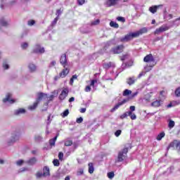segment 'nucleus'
Segmentation results:
<instances>
[{"instance_id": "nucleus-1", "label": "nucleus", "mask_w": 180, "mask_h": 180, "mask_svg": "<svg viewBox=\"0 0 180 180\" xmlns=\"http://www.w3.org/2000/svg\"><path fill=\"white\" fill-rule=\"evenodd\" d=\"M147 32H148L147 27H143L142 29L135 32H129L124 37H121L120 40L122 42L130 41V40H133V39L139 37V36H141V34H144V33H147Z\"/></svg>"}, {"instance_id": "nucleus-2", "label": "nucleus", "mask_w": 180, "mask_h": 180, "mask_svg": "<svg viewBox=\"0 0 180 180\" xmlns=\"http://www.w3.org/2000/svg\"><path fill=\"white\" fill-rule=\"evenodd\" d=\"M129 148H131V146L130 144H127L124 146L122 150L118 153L117 162H122V161H124V160L127 158V153H129Z\"/></svg>"}, {"instance_id": "nucleus-3", "label": "nucleus", "mask_w": 180, "mask_h": 180, "mask_svg": "<svg viewBox=\"0 0 180 180\" xmlns=\"http://www.w3.org/2000/svg\"><path fill=\"white\" fill-rule=\"evenodd\" d=\"M144 63H150V65H157V61L153 54H148L143 58Z\"/></svg>"}, {"instance_id": "nucleus-4", "label": "nucleus", "mask_w": 180, "mask_h": 180, "mask_svg": "<svg viewBox=\"0 0 180 180\" xmlns=\"http://www.w3.org/2000/svg\"><path fill=\"white\" fill-rule=\"evenodd\" d=\"M43 96H44L43 93L38 94V98H37L36 102L34 103V104L32 105H30L28 107V109H30V110H34V109H36L37 108V105H39V102H40V101H41V99H43Z\"/></svg>"}, {"instance_id": "nucleus-5", "label": "nucleus", "mask_w": 180, "mask_h": 180, "mask_svg": "<svg viewBox=\"0 0 180 180\" xmlns=\"http://www.w3.org/2000/svg\"><path fill=\"white\" fill-rule=\"evenodd\" d=\"M123 50H124V46L119 45L112 48L110 53H112V54H120V53H123Z\"/></svg>"}, {"instance_id": "nucleus-6", "label": "nucleus", "mask_w": 180, "mask_h": 180, "mask_svg": "<svg viewBox=\"0 0 180 180\" xmlns=\"http://www.w3.org/2000/svg\"><path fill=\"white\" fill-rule=\"evenodd\" d=\"M129 102V98H124L122 101L118 102L117 104H116L114 108L111 109V112H115V110H117L120 106H123L124 103H127Z\"/></svg>"}, {"instance_id": "nucleus-7", "label": "nucleus", "mask_w": 180, "mask_h": 180, "mask_svg": "<svg viewBox=\"0 0 180 180\" xmlns=\"http://www.w3.org/2000/svg\"><path fill=\"white\" fill-rule=\"evenodd\" d=\"M70 91L68 89L65 88L62 90L60 94L59 95V100L60 101H64L68 96Z\"/></svg>"}, {"instance_id": "nucleus-8", "label": "nucleus", "mask_w": 180, "mask_h": 180, "mask_svg": "<svg viewBox=\"0 0 180 180\" xmlns=\"http://www.w3.org/2000/svg\"><path fill=\"white\" fill-rule=\"evenodd\" d=\"M117 2H119V0H106L104 5L107 8H110L112 6H115V5H117Z\"/></svg>"}, {"instance_id": "nucleus-9", "label": "nucleus", "mask_w": 180, "mask_h": 180, "mask_svg": "<svg viewBox=\"0 0 180 180\" xmlns=\"http://www.w3.org/2000/svg\"><path fill=\"white\" fill-rule=\"evenodd\" d=\"M169 27L167 25H162L160 27L155 30V34H160V33L167 32V30H169Z\"/></svg>"}, {"instance_id": "nucleus-10", "label": "nucleus", "mask_w": 180, "mask_h": 180, "mask_svg": "<svg viewBox=\"0 0 180 180\" xmlns=\"http://www.w3.org/2000/svg\"><path fill=\"white\" fill-rule=\"evenodd\" d=\"M64 176V173L60 170H58L54 175L52 176V179L53 180H58L61 179Z\"/></svg>"}, {"instance_id": "nucleus-11", "label": "nucleus", "mask_w": 180, "mask_h": 180, "mask_svg": "<svg viewBox=\"0 0 180 180\" xmlns=\"http://www.w3.org/2000/svg\"><path fill=\"white\" fill-rule=\"evenodd\" d=\"M60 63L65 68V65H68V63L67 62V54L63 53L60 58Z\"/></svg>"}, {"instance_id": "nucleus-12", "label": "nucleus", "mask_w": 180, "mask_h": 180, "mask_svg": "<svg viewBox=\"0 0 180 180\" xmlns=\"http://www.w3.org/2000/svg\"><path fill=\"white\" fill-rule=\"evenodd\" d=\"M116 65L113 62H108L103 63V68L104 70H109V68H115Z\"/></svg>"}, {"instance_id": "nucleus-13", "label": "nucleus", "mask_w": 180, "mask_h": 180, "mask_svg": "<svg viewBox=\"0 0 180 180\" xmlns=\"http://www.w3.org/2000/svg\"><path fill=\"white\" fill-rule=\"evenodd\" d=\"M12 98V94H7L5 98L3 99V102L6 103V102H10V103H15V100L14 99H11Z\"/></svg>"}, {"instance_id": "nucleus-14", "label": "nucleus", "mask_w": 180, "mask_h": 180, "mask_svg": "<svg viewBox=\"0 0 180 180\" xmlns=\"http://www.w3.org/2000/svg\"><path fill=\"white\" fill-rule=\"evenodd\" d=\"M162 102L163 101L161 99L155 100V101L151 103L150 106H153V108H160Z\"/></svg>"}, {"instance_id": "nucleus-15", "label": "nucleus", "mask_w": 180, "mask_h": 180, "mask_svg": "<svg viewBox=\"0 0 180 180\" xmlns=\"http://www.w3.org/2000/svg\"><path fill=\"white\" fill-rule=\"evenodd\" d=\"M69 72H70V70H68V68H65L62 70V72L59 74V75L61 78H65V77L68 75Z\"/></svg>"}, {"instance_id": "nucleus-16", "label": "nucleus", "mask_w": 180, "mask_h": 180, "mask_svg": "<svg viewBox=\"0 0 180 180\" xmlns=\"http://www.w3.org/2000/svg\"><path fill=\"white\" fill-rule=\"evenodd\" d=\"M33 53H44V48H41V46H40V45H37L35 49L33 51Z\"/></svg>"}, {"instance_id": "nucleus-17", "label": "nucleus", "mask_w": 180, "mask_h": 180, "mask_svg": "<svg viewBox=\"0 0 180 180\" xmlns=\"http://www.w3.org/2000/svg\"><path fill=\"white\" fill-rule=\"evenodd\" d=\"M131 66H133V60H129L128 63L122 64V70H126V68H129V67Z\"/></svg>"}, {"instance_id": "nucleus-18", "label": "nucleus", "mask_w": 180, "mask_h": 180, "mask_svg": "<svg viewBox=\"0 0 180 180\" xmlns=\"http://www.w3.org/2000/svg\"><path fill=\"white\" fill-rule=\"evenodd\" d=\"M158 8H162V5L153 6L149 8V11H150V12H151V13H155V12H157V9H158Z\"/></svg>"}, {"instance_id": "nucleus-19", "label": "nucleus", "mask_w": 180, "mask_h": 180, "mask_svg": "<svg viewBox=\"0 0 180 180\" xmlns=\"http://www.w3.org/2000/svg\"><path fill=\"white\" fill-rule=\"evenodd\" d=\"M57 95V94L56 93V91L52 92V94L50 96H47V94H46V100L48 101V102H50L51 101H53V99H54V98H56V96Z\"/></svg>"}, {"instance_id": "nucleus-20", "label": "nucleus", "mask_w": 180, "mask_h": 180, "mask_svg": "<svg viewBox=\"0 0 180 180\" xmlns=\"http://www.w3.org/2000/svg\"><path fill=\"white\" fill-rule=\"evenodd\" d=\"M58 137V134L53 139L49 140V146H51V147H54V146H56V141H57Z\"/></svg>"}, {"instance_id": "nucleus-21", "label": "nucleus", "mask_w": 180, "mask_h": 180, "mask_svg": "<svg viewBox=\"0 0 180 180\" xmlns=\"http://www.w3.org/2000/svg\"><path fill=\"white\" fill-rule=\"evenodd\" d=\"M36 162H37V159H36V158H32L27 161V164H28V165H34Z\"/></svg>"}, {"instance_id": "nucleus-22", "label": "nucleus", "mask_w": 180, "mask_h": 180, "mask_svg": "<svg viewBox=\"0 0 180 180\" xmlns=\"http://www.w3.org/2000/svg\"><path fill=\"white\" fill-rule=\"evenodd\" d=\"M23 113H26V110L24 108H19L18 110H15L14 115L18 116V115H22Z\"/></svg>"}, {"instance_id": "nucleus-23", "label": "nucleus", "mask_w": 180, "mask_h": 180, "mask_svg": "<svg viewBox=\"0 0 180 180\" xmlns=\"http://www.w3.org/2000/svg\"><path fill=\"white\" fill-rule=\"evenodd\" d=\"M135 82L136 79H134V77H129L127 79V84H128V85H133Z\"/></svg>"}, {"instance_id": "nucleus-24", "label": "nucleus", "mask_w": 180, "mask_h": 180, "mask_svg": "<svg viewBox=\"0 0 180 180\" xmlns=\"http://www.w3.org/2000/svg\"><path fill=\"white\" fill-rule=\"evenodd\" d=\"M94 171H95V167H94V163L89 162V173L94 174Z\"/></svg>"}, {"instance_id": "nucleus-25", "label": "nucleus", "mask_w": 180, "mask_h": 180, "mask_svg": "<svg viewBox=\"0 0 180 180\" xmlns=\"http://www.w3.org/2000/svg\"><path fill=\"white\" fill-rule=\"evenodd\" d=\"M164 137H165V132H161L157 136L156 140H158V141H161Z\"/></svg>"}, {"instance_id": "nucleus-26", "label": "nucleus", "mask_w": 180, "mask_h": 180, "mask_svg": "<svg viewBox=\"0 0 180 180\" xmlns=\"http://www.w3.org/2000/svg\"><path fill=\"white\" fill-rule=\"evenodd\" d=\"M155 66V65H147L146 66L144 67V70L146 72H150L151 70H153V67Z\"/></svg>"}, {"instance_id": "nucleus-27", "label": "nucleus", "mask_w": 180, "mask_h": 180, "mask_svg": "<svg viewBox=\"0 0 180 180\" xmlns=\"http://www.w3.org/2000/svg\"><path fill=\"white\" fill-rule=\"evenodd\" d=\"M28 68L30 70V71L31 72H34V71H36V65L34 64H32V63H30L29 65H28Z\"/></svg>"}, {"instance_id": "nucleus-28", "label": "nucleus", "mask_w": 180, "mask_h": 180, "mask_svg": "<svg viewBox=\"0 0 180 180\" xmlns=\"http://www.w3.org/2000/svg\"><path fill=\"white\" fill-rule=\"evenodd\" d=\"M180 25V17L176 18L174 20L172 21V26H179Z\"/></svg>"}, {"instance_id": "nucleus-29", "label": "nucleus", "mask_w": 180, "mask_h": 180, "mask_svg": "<svg viewBox=\"0 0 180 180\" xmlns=\"http://www.w3.org/2000/svg\"><path fill=\"white\" fill-rule=\"evenodd\" d=\"M176 147V141L171 142L167 148V151L169 150V148H174V147Z\"/></svg>"}, {"instance_id": "nucleus-30", "label": "nucleus", "mask_w": 180, "mask_h": 180, "mask_svg": "<svg viewBox=\"0 0 180 180\" xmlns=\"http://www.w3.org/2000/svg\"><path fill=\"white\" fill-rule=\"evenodd\" d=\"M110 26L111 27H114L115 29H119V24H117L116 22L115 21H111L110 22Z\"/></svg>"}, {"instance_id": "nucleus-31", "label": "nucleus", "mask_w": 180, "mask_h": 180, "mask_svg": "<svg viewBox=\"0 0 180 180\" xmlns=\"http://www.w3.org/2000/svg\"><path fill=\"white\" fill-rule=\"evenodd\" d=\"M175 127V122L172 121V120H169L168 127L169 129H173Z\"/></svg>"}, {"instance_id": "nucleus-32", "label": "nucleus", "mask_w": 180, "mask_h": 180, "mask_svg": "<svg viewBox=\"0 0 180 180\" xmlns=\"http://www.w3.org/2000/svg\"><path fill=\"white\" fill-rule=\"evenodd\" d=\"M123 96H129V95H131V91L129 89H125L122 93Z\"/></svg>"}, {"instance_id": "nucleus-33", "label": "nucleus", "mask_w": 180, "mask_h": 180, "mask_svg": "<svg viewBox=\"0 0 180 180\" xmlns=\"http://www.w3.org/2000/svg\"><path fill=\"white\" fill-rule=\"evenodd\" d=\"M58 19H60V18L56 17L51 22V29H53V26H56V25H57V22H58Z\"/></svg>"}, {"instance_id": "nucleus-34", "label": "nucleus", "mask_w": 180, "mask_h": 180, "mask_svg": "<svg viewBox=\"0 0 180 180\" xmlns=\"http://www.w3.org/2000/svg\"><path fill=\"white\" fill-rule=\"evenodd\" d=\"M130 115H131V112H126L120 116V118L124 119L125 117H127V116H130Z\"/></svg>"}, {"instance_id": "nucleus-35", "label": "nucleus", "mask_w": 180, "mask_h": 180, "mask_svg": "<svg viewBox=\"0 0 180 180\" xmlns=\"http://www.w3.org/2000/svg\"><path fill=\"white\" fill-rule=\"evenodd\" d=\"M44 175H46V172H44V174L41 172H38L36 174L37 178H41V176H44Z\"/></svg>"}, {"instance_id": "nucleus-36", "label": "nucleus", "mask_w": 180, "mask_h": 180, "mask_svg": "<svg viewBox=\"0 0 180 180\" xmlns=\"http://www.w3.org/2000/svg\"><path fill=\"white\" fill-rule=\"evenodd\" d=\"M107 175L109 179H113L115 178V172H108Z\"/></svg>"}, {"instance_id": "nucleus-37", "label": "nucleus", "mask_w": 180, "mask_h": 180, "mask_svg": "<svg viewBox=\"0 0 180 180\" xmlns=\"http://www.w3.org/2000/svg\"><path fill=\"white\" fill-rule=\"evenodd\" d=\"M0 25L1 26H8V22L5 21L4 18L0 20Z\"/></svg>"}, {"instance_id": "nucleus-38", "label": "nucleus", "mask_w": 180, "mask_h": 180, "mask_svg": "<svg viewBox=\"0 0 180 180\" xmlns=\"http://www.w3.org/2000/svg\"><path fill=\"white\" fill-rule=\"evenodd\" d=\"M99 23H101V20H99V19H97L91 22V26H96L97 25H99Z\"/></svg>"}, {"instance_id": "nucleus-39", "label": "nucleus", "mask_w": 180, "mask_h": 180, "mask_svg": "<svg viewBox=\"0 0 180 180\" xmlns=\"http://www.w3.org/2000/svg\"><path fill=\"white\" fill-rule=\"evenodd\" d=\"M53 164L54 167H60V161L57 159L53 160Z\"/></svg>"}, {"instance_id": "nucleus-40", "label": "nucleus", "mask_w": 180, "mask_h": 180, "mask_svg": "<svg viewBox=\"0 0 180 180\" xmlns=\"http://www.w3.org/2000/svg\"><path fill=\"white\" fill-rule=\"evenodd\" d=\"M174 95L177 97L179 98L180 96V87L177 88L175 91H174Z\"/></svg>"}, {"instance_id": "nucleus-41", "label": "nucleus", "mask_w": 180, "mask_h": 180, "mask_svg": "<svg viewBox=\"0 0 180 180\" xmlns=\"http://www.w3.org/2000/svg\"><path fill=\"white\" fill-rule=\"evenodd\" d=\"M53 115H49L47 117V124H50V123H51V122L53 121Z\"/></svg>"}, {"instance_id": "nucleus-42", "label": "nucleus", "mask_w": 180, "mask_h": 180, "mask_svg": "<svg viewBox=\"0 0 180 180\" xmlns=\"http://www.w3.org/2000/svg\"><path fill=\"white\" fill-rule=\"evenodd\" d=\"M77 176H80V175H84V169H79L77 172Z\"/></svg>"}, {"instance_id": "nucleus-43", "label": "nucleus", "mask_w": 180, "mask_h": 180, "mask_svg": "<svg viewBox=\"0 0 180 180\" xmlns=\"http://www.w3.org/2000/svg\"><path fill=\"white\" fill-rule=\"evenodd\" d=\"M65 146L66 147H70V146H72V141H70V140L65 141Z\"/></svg>"}, {"instance_id": "nucleus-44", "label": "nucleus", "mask_w": 180, "mask_h": 180, "mask_svg": "<svg viewBox=\"0 0 180 180\" xmlns=\"http://www.w3.org/2000/svg\"><path fill=\"white\" fill-rule=\"evenodd\" d=\"M3 68L4 70H9V65L8 64V63H6V61H4L3 63Z\"/></svg>"}, {"instance_id": "nucleus-45", "label": "nucleus", "mask_w": 180, "mask_h": 180, "mask_svg": "<svg viewBox=\"0 0 180 180\" xmlns=\"http://www.w3.org/2000/svg\"><path fill=\"white\" fill-rule=\"evenodd\" d=\"M129 54H125L121 57V61H124V60H127V58H129Z\"/></svg>"}, {"instance_id": "nucleus-46", "label": "nucleus", "mask_w": 180, "mask_h": 180, "mask_svg": "<svg viewBox=\"0 0 180 180\" xmlns=\"http://www.w3.org/2000/svg\"><path fill=\"white\" fill-rule=\"evenodd\" d=\"M70 115V111L68 110V109L65 110L63 114H62V117H67V115Z\"/></svg>"}, {"instance_id": "nucleus-47", "label": "nucleus", "mask_w": 180, "mask_h": 180, "mask_svg": "<svg viewBox=\"0 0 180 180\" xmlns=\"http://www.w3.org/2000/svg\"><path fill=\"white\" fill-rule=\"evenodd\" d=\"M117 20H118V22H122V23L126 22V19L124 17H117Z\"/></svg>"}, {"instance_id": "nucleus-48", "label": "nucleus", "mask_w": 180, "mask_h": 180, "mask_svg": "<svg viewBox=\"0 0 180 180\" xmlns=\"http://www.w3.org/2000/svg\"><path fill=\"white\" fill-rule=\"evenodd\" d=\"M21 47L23 50H25V49H27V47H29V44L27 42H24L21 44Z\"/></svg>"}, {"instance_id": "nucleus-49", "label": "nucleus", "mask_w": 180, "mask_h": 180, "mask_svg": "<svg viewBox=\"0 0 180 180\" xmlns=\"http://www.w3.org/2000/svg\"><path fill=\"white\" fill-rule=\"evenodd\" d=\"M120 134H122V130H120V129H118L115 132V137H119V136H120Z\"/></svg>"}, {"instance_id": "nucleus-50", "label": "nucleus", "mask_w": 180, "mask_h": 180, "mask_svg": "<svg viewBox=\"0 0 180 180\" xmlns=\"http://www.w3.org/2000/svg\"><path fill=\"white\" fill-rule=\"evenodd\" d=\"M98 82V80L93 79L91 81L90 86H93V88L95 86V84Z\"/></svg>"}, {"instance_id": "nucleus-51", "label": "nucleus", "mask_w": 180, "mask_h": 180, "mask_svg": "<svg viewBox=\"0 0 180 180\" xmlns=\"http://www.w3.org/2000/svg\"><path fill=\"white\" fill-rule=\"evenodd\" d=\"M129 116L131 120H136V119H137V116L136 115V114L133 112H131V114Z\"/></svg>"}, {"instance_id": "nucleus-52", "label": "nucleus", "mask_w": 180, "mask_h": 180, "mask_svg": "<svg viewBox=\"0 0 180 180\" xmlns=\"http://www.w3.org/2000/svg\"><path fill=\"white\" fill-rule=\"evenodd\" d=\"M64 158V153H63L62 152H60L58 153V158L60 161H63V158Z\"/></svg>"}, {"instance_id": "nucleus-53", "label": "nucleus", "mask_w": 180, "mask_h": 180, "mask_svg": "<svg viewBox=\"0 0 180 180\" xmlns=\"http://www.w3.org/2000/svg\"><path fill=\"white\" fill-rule=\"evenodd\" d=\"M46 176H50V168L49 167H46Z\"/></svg>"}, {"instance_id": "nucleus-54", "label": "nucleus", "mask_w": 180, "mask_h": 180, "mask_svg": "<svg viewBox=\"0 0 180 180\" xmlns=\"http://www.w3.org/2000/svg\"><path fill=\"white\" fill-rule=\"evenodd\" d=\"M84 122V118L82 117H80L76 120L77 123H82Z\"/></svg>"}, {"instance_id": "nucleus-55", "label": "nucleus", "mask_w": 180, "mask_h": 180, "mask_svg": "<svg viewBox=\"0 0 180 180\" xmlns=\"http://www.w3.org/2000/svg\"><path fill=\"white\" fill-rule=\"evenodd\" d=\"M130 111L128 112H131V113H133V112H134V110H136V106L134 105H131L129 107Z\"/></svg>"}, {"instance_id": "nucleus-56", "label": "nucleus", "mask_w": 180, "mask_h": 180, "mask_svg": "<svg viewBox=\"0 0 180 180\" xmlns=\"http://www.w3.org/2000/svg\"><path fill=\"white\" fill-rule=\"evenodd\" d=\"M34 23H36V21H34V20H31L28 21L29 26H33V25H34Z\"/></svg>"}, {"instance_id": "nucleus-57", "label": "nucleus", "mask_w": 180, "mask_h": 180, "mask_svg": "<svg viewBox=\"0 0 180 180\" xmlns=\"http://www.w3.org/2000/svg\"><path fill=\"white\" fill-rule=\"evenodd\" d=\"M23 162H25V161H23V160H20L16 162V164H17V165L20 166V165H23Z\"/></svg>"}, {"instance_id": "nucleus-58", "label": "nucleus", "mask_w": 180, "mask_h": 180, "mask_svg": "<svg viewBox=\"0 0 180 180\" xmlns=\"http://www.w3.org/2000/svg\"><path fill=\"white\" fill-rule=\"evenodd\" d=\"M85 4V0H77V4L79 6L84 5Z\"/></svg>"}, {"instance_id": "nucleus-59", "label": "nucleus", "mask_w": 180, "mask_h": 180, "mask_svg": "<svg viewBox=\"0 0 180 180\" xmlns=\"http://www.w3.org/2000/svg\"><path fill=\"white\" fill-rule=\"evenodd\" d=\"M61 13H63V12L61 11V9H58L56 11V15L58 18H59L60 15H61Z\"/></svg>"}, {"instance_id": "nucleus-60", "label": "nucleus", "mask_w": 180, "mask_h": 180, "mask_svg": "<svg viewBox=\"0 0 180 180\" xmlns=\"http://www.w3.org/2000/svg\"><path fill=\"white\" fill-rule=\"evenodd\" d=\"M35 141H41V140L43 139V138H41V136H35Z\"/></svg>"}, {"instance_id": "nucleus-61", "label": "nucleus", "mask_w": 180, "mask_h": 180, "mask_svg": "<svg viewBox=\"0 0 180 180\" xmlns=\"http://www.w3.org/2000/svg\"><path fill=\"white\" fill-rule=\"evenodd\" d=\"M174 169V167L173 166H171L169 169H167V172L169 174H172V171Z\"/></svg>"}, {"instance_id": "nucleus-62", "label": "nucleus", "mask_w": 180, "mask_h": 180, "mask_svg": "<svg viewBox=\"0 0 180 180\" xmlns=\"http://www.w3.org/2000/svg\"><path fill=\"white\" fill-rule=\"evenodd\" d=\"M179 103H180L179 101H172L173 106H176V105H179Z\"/></svg>"}, {"instance_id": "nucleus-63", "label": "nucleus", "mask_w": 180, "mask_h": 180, "mask_svg": "<svg viewBox=\"0 0 180 180\" xmlns=\"http://www.w3.org/2000/svg\"><path fill=\"white\" fill-rule=\"evenodd\" d=\"M86 92H91V86H86L85 88Z\"/></svg>"}, {"instance_id": "nucleus-64", "label": "nucleus", "mask_w": 180, "mask_h": 180, "mask_svg": "<svg viewBox=\"0 0 180 180\" xmlns=\"http://www.w3.org/2000/svg\"><path fill=\"white\" fill-rule=\"evenodd\" d=\"M176 148L180 151V142L176 143Z\"/></svg>"}]
</instances>
